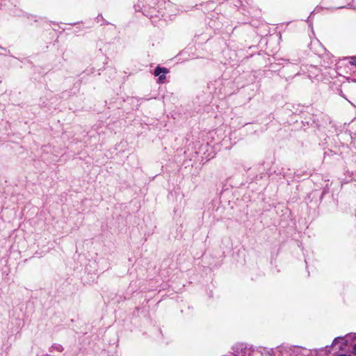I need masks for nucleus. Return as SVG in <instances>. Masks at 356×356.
Returning <instances> with one entry per match:
<instances>
[{
    "label": "nucleus",
    "mask_w": 356,
    "mask_h": 356,
    "mask_svg": "<svg viewBox=\"0 0 356 356\" xmlns=\"http://www.w3.org/2000/svg\"><path fill=\"white\" fill-rule=\"evenodd\" d=\"M157 0H138L135 9L141 12L147 17L152 19L159 17L161 13L156 9Z\"/></svg>",
    "instance_id": "nucleus-1"
},
{
    "label": "nucleus",
    "mask_w": 356,
    "mask_h": 356,
    "mask_svg": "<svg viewBox=\"0 0 356 356\" xmlns=\"http://www.w3.org/2000/svg\"><path fill=\"white\" fill-rule=\"evenodd\" d=\"M321 118V116L320 118L317 115L309 114L302 120V124L303 126L307 125L320 129L321 127H324V123Z\"/></svg>",
    "instance_id": "nucleus-2"
},
{
    "label": "nucleus",
    "mask_w": 356,
    "mask_h": 356,
    "mask_svg": "<svg viewBox=\"0 0 356 356\" xmlns=\"http://www.w3.org/2000/svg\"><path fill=\"white\" fill-rule=\"evenodd\" d=\"M327 193H328V190L326 188H324L322 191L317 189L313 190L306 196L305 202L307 204L314 202L316 204H318Z\"/></svg>",
    "instance_id": "nucleus-3"
},
{
    "label": "nucleus",
    "mask_w": 356,
    "mask_h": 356,
    "mask_svg": "<svg viewBox=\"0 0 356 356\" xmlns=\"http://www.w3.org/2000/svg\"><path fill=\"white\" fill-rule=\"evenodd\" d=\"M305 349V348L299 346H290L287 348H282L280 352L284 356V352L286 353V356H297L302 354V351Z\"/></svg>",
    "instance_id": "nucleus-4"
},
{
    "label": "nucleus",
    "mask_w": 356,
    "mask_h": 356,
    "mask_svg": "<svg viewBox=\"0 0 356 356\" xmlns=\"http://www.w3.org/2000/svg\"><path fill=\"white\" fill-rule=\"evenodd\" d=\"M169 72V70L165 67L156 66L154 71V75L158 76L157 83H163L166 79V74Z\"/></svg>",
    "instance_id": "nucleus-5"
},
{
    "label": "nucleus",
    "mask_w": 356,
    "mask_h": 356,
    "mask_svg": "<svg viewBox=\"0 0 356 356\" xmlns=\"http://www.w3.org/2000/svg\"><path fill=\"white\" fill-rule=\"evenodd\" d=\"M233 350L232 354L234 356H245L248 347L247 345L243 343H238L232 347Z\"/></svg>",
    "instance_id": "nucleus-6"
},
{
    "label": "nucleus",
    "mask_w": 356,
    "mask_h": 356,
    "mask_svg": "<svg viewBox=\"0 0 356 356\" xmlns=\"http://www.w3.org/2000/svg\"><path fill=\"white\" fill-rule=\"evenodd\" d=\"M343 337V339H341V345L339 348V350H343V346H348L349 344V341H355L356 340V333H350Z\"/></svg>",
    "instance_id": "nucleus-7"
},
{
    "label": "nucleus",
    "mask_w": 356,
    "mask_h": 356,
    "mask_svg": "<svg viewBox=\"0 0 356 356\" xmlns=\"http://www.w3.org/2000/svg\"><path fill=\"white\" fill-rule=\"evenodd\" d=\"M282 173V170H280V169L275 170L273 168H270L267 172L268 177H272L274 175L279 176V175H281Z\"/></svg>",
    "instance_id": "nucleus-8"
},
{
    "label": "nucleus",
    "mask_w": 356,
    "mask_h": 356,
    "mask_svg": "<svg viewBox=\"0 0 356 356\" xmlns=\"http://www.w3.org/2000/svg\"><path fill=\"white\" fill-rule=\"evenodd\" d=\"M63 350V347L58 343H54L50 348V352L58 351L62 352Z\"/></svg>",
    "instance_id": "nucleus-9"
},
{
    "label": "nucleus",
    "mask_w": 356,
    "mask_h": 356,
    "mask_svg": "<svg viewBox=\"0 0 356 356\" xmlns=\"http://www.w3.org/2000/svg\"><path fill=\"white\" fill-rule=\"evenodd\" d=\"M354 1L355 0H351L350 2L348 3L347 5L346 6H340L339 7V8H355V5L354 3Z\"/></svg>",
    "instance_id": "nucleus-10"
},
{
    "label": "nucleus",
    "mask_w": 356,
    "mask_h": 356,
    "mask_svg": "<svg viewBox=\"0 0 356 356\" xmlns=\"http://www.w3.org/2000/svg\"><path fill=\"white\" fill-rule=\"evenodd\" d=\"M343 339V337H337L334 339L331 346H336L337 343H340L341 342V339Z\"/></svg>",
    "instance_id": "nucleus-11"
},
{
    "label": "nucleus",
    "mask_w": 356,
    "mask_h": 356,
    "mask_svg": "<svg viewBox=\"0 0 356 356\" xmlns=\"http://www.w3.org/2000/svg\"><path fill=\"white\" fill-rule=\"evenodd\" d=\"M72 93V92L71 91H67V90L64 91V92H62L61 97L62 98H68V97H70L71 96Z\"/></svg>",
    "instance_id": "nucleus-12"
},
{
    "label": "nucleus",
    "mask_w": 356,
    "mask_h": 356,
    "mask_svg": "<svg viewBox=\"0 0 356 356\" xmlns=\"http://www.w3.org/2000/svg\"><path fill=\"white\" fill-rule=\"evenodd\" d=\"M349 59H350L349 63L352 65L356 66V56H351V57L349 58Z\"/></svg>",
    "instance_id": "nucleus-13"
},
{
    "label": "nucleus",
    "mask_w": 356,
    "mask_h": 356,
    "mask_svg": "<svg viewBox=\"0 0 356 356\" xmlns=\"http://www.w3.org/2000/svg\"><path fill=\"white\" fill-rule=\"evenodd\" d=\"M80 85H81L80 82H76L74 83V88L76 89V91L73 92V94H76V92L79 90Z\"/></svg>",
    "instance_id": "nucleus-14"
},
{
    "label": "nucleus",
    "mask_w": 356,
    "mask_h": 356,
    "mask_svg": "<svg viewBox=\"0 0 356 356\" xmlns=\"http://www.w3.org/2000/svg\"><path fill=\"white\" fill-rule=\"evenodd\" d=\"M101 20H104L103 16L102 14L98 15V16L95 18V21L99 22Z\"/></svg>",
    "instance_id": "nucleus-15"
},
{
    "label": "nucleus",
    "mask_w": 356,
    "mask_h": 356,
    "mask_svg": "<svg viewBox=\"0 0 356 356\" xmlns=\"http://www.w3.org/2000/svg\"><path fill=\"white\" fill-rule=\"evenodd\" d=\"M350 136L352 139V142H355L356 140V133H350Z\"/></svg>",
    "instance_id": "nucleus-16"
},
{
    "label": "nucleus",
    "mask_w": 356,
    "mask_h": 356,
    "mask_svg": "<svg viewBox=\"0 0 356 356\" xmlns=\"http://www.w3.org/2000/svg\"><path fill=\"white\" fill-rule=\"evenodd\" d=\"M351 353L356 355V343L353 346Z\"/></svg>",
    "instance_id": "nucleus-17"
},
{
    "label": "nucleus",
    "mask_w": 356,
    "mask_h": 356,
    "mask_svg": "<svg viewBox=\"0 0 356 356\" xmlns=\"http://www.w3.org/2000/svg\"><path fill=\"white\" fill-rule=\"evenodd\" d=\"M150 4V1H147L145 3V5H149Z\"/></svg>",
    "instance_id": "nucleus-18"
},
{
    "label": "nucleus",
    "mask_w": 356,
    "mask_h": 356,
    "mask_svg": "<svg viewBox=\"0 0 356 356\" xmlns=\"http://www.w3.org/2000/svg\"><path fill=\"white\" fill-rule=\"evenodd\" d=\"M328 154H329V153H328V152H325V154H324V157L325 158V156H326L327 155H328Z\"/></svg>",
    "instance_id": "nucleus-19"
},
{
    "label": "nucleus",
    "mask_w": 356,
    "mask_h": 356,
    "mask_svg": "<svg viewBox=\"0 0 356 356\" xmlns=\"http://www.w3.org/2000/svg\"><path fill=\"white\" fill-rule=\"evenodd\" d=\"M249 349L252 350V351H254V349L253 348V347H252V346H250V347L249 348Z\"/></svg>",
    "instance_id": "nucleus-20"
},
{
    "label": "nucleus",
    "mask_w": 356,
    "mask_h": 356,
    "mask_svg": "<svg viewBox=\"0 0 356 356\" xmlns=\"http://www.w3.org/2000/svg\"><path fill=\"white\" fill-rule=\"evenodd\" d=\"M138 309H139V308H138V307H136V311H138Z\"/></svg>",
    "instance_id": "nucleus-21"
},
{
    "label": "nucleus",
    "mask_w": 356,
    "mask_h": 356,
    "mask_svg": "<svg viewBox=\"0 0 356 356\" xmlns=\"http://www.w3.org/2000/svg\"><path fill=\"white\" fill-rule=\"evenodd\" d=\"M248 356H251V353H248Z\"/></svg>",
    "instance_id": "nucleus-22"
},
{
    "label": "nucleus",
    "mask_w": 356,
    "mask_h": 356,
    "mask_svg": "<svg viewBox=\"0 0 356 356\" xmlns=\"http://www.w3.org/2000/svg\"><path fill=\"white\" fill-rule=\"evenodd\" d=\"M0 48H1V49H2V47H0Z\"/></svg>",
    "instance_id": "nucleus-23"
}]
</instances>
